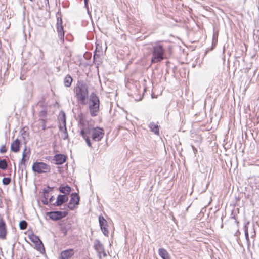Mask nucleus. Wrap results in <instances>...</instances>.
I'll use <instances>...</instances> for the list:
<instances>
[{"instance_id":"1","label":"nucleus","mask_w":259,"mask_h":259,"mask_svg":"<svg viewBox=\"0 0 259 259\" xmlns=\"http://www.w3.org/2000/svg\"><path fill=\"white\" fill-rule=\"evenodd\" d=\"M80 134L86 142L89 147H92V143L89 135H91L94 141H100L104 136V131L103 128L97 127H84L80 131Z\"/></svg>"},{"instance_id":"2","label":"nucleus","mask_w":259,"mask_h":259,"mask_svg":"<svg viewBox=\"0 0 259 259\" xmlns=\"http://www.w3.org/2000/svg\"><path fill=\"white\" fill-rule=\"evenodd\" d=\"M75 94L78 101L82 105H85L86 99L89 95L87 84L83 82L78 83L75 88Z\"/></svg>"},{"instance_id":"3","label":"nucleus","mask_w":259,"mask_h":259,"mask_svg":"<svg viewBox=\"0 0 259 259\" xmlns=\"http://www.w3.org/2000/svg\"><path fill=\"white\" fill-rule=\"evenodd\" d=\"M100 100L99 97L94 93H92L90 96L89 108L90 114L94 117L98 115L99 111Z\"/></svg>"},{"instance_id":"4","label":"nucleus","mask_w":259,"mask_h":259,"mask_svg":"<svg viewBox=\"0 0 259 259\" xmlns=\"http://www.w3.org/2000/svg\"><path fill=\"white\" fill-rule=\"evenodd\" d=\"M164 49L162 45L156 44L152 48L151 63L159 62L164 59Z\"/></svg>"},{"instance_id":"5","label":"nucleus","mask_w":259,"mask_h":259,"mask_svg":"<svg viewBox=\"0 0 259 259\" xmlns=\"http://www.w3.org/2000/svg\"><path fill=\"white\" fill-rule=\"evenodd\" d=\"M32 170L38 174L47 173L50 172L51 167L49 165L42 162H35L33 163Z\"/></svg>"},{"instance_id":"6","label":"nucleus","mask_w":259,"mask_h":259,"mask_svg":"<svg viewBox=\"0 0 259 259\" xmlns=\"http://www.w3.org/2000/svg\"><path fill=\"white\" fill-rule=\"evenodd\" d=\"M66 211H54L47 213V215L52 220L57 221L64 218L67 215Z\"/></svg>"},{"instance_id":"7","label":"nucleus","mask_w":259,"mask_h":259,"mask_svg":"<svg viewBox=\"0 0 259 259\" xmlns=\"http://www.w3.org/2000/svg\"><path fill=\"white\" fill-rule=\"evenodd\" d=\"M99 222L100 228L102 231L103 233L106 236H108L109 231L106 228L107 221L103 216H99Z\"/></svg>"},{"instance_id":"8","label":"nucleus","mask_w":259,"mask_h":259,"mask_svg":"<svg viewBox=\"0 0 259 259\" xmlns=\"http://www.w3.org/2000/svg\"><path fill=\"white\" fill-rule=\"evenodd\" d=\"M58 22H57V31L58 34V36L60 38V41L61 42H64V33L63 29V27L62 26V20L60 19V23L59 24V19H57Z\"/></svg>"},{"instance_id":"9","label":"nucleus","mask_w":259,"mask_h":259,"mask_svg":"<svg viewBox=\"0 0 259 259\" xmlns=\"http://www.w3.org/2000/svg\"><path fill=\"white\" fill-rule=\"evenodd\" d=\"M68 197L66 195H59L57 196L56 201L53 203L54 206H60L64 203L67 201Z\"/></svg>"},{"instance_id":"10","label":"nucleus","mask_w":259,"mask_h":259,"mask_svg":"<svg viewBox=\"0 0 259 259\" xmlns=\"http://www.w3.org/2000/svg\"><path fill=\"white\" fill-rule=\"evenodd\" d=\"M74 254L73 249H70L64 250L61 252L60 258L61 259H69Z\"/></svg>"},{"instance_id":"11","label":"nucleus","mask_w":259,"mask_h":259,"mask_svg":"<svg viewBox=\"0 0 259 259\" xmlns=\"http://www.w3.org/2000/svg\"><path fill=\"white\" fill-rule=\"evenodd\" d=\"M7 234L6 226L3 220H0V238L4 239Z\"/></svg>"},{"instance_id":"12","label":"nucleus","mask_w":259,"mask_h":259,"mask_svg":"<svg viewBox=\"0 0 259 259\" xmlns=\"http://www.w3.org/2000/svg\"><path fill=\"white\" fill-rule=\"evenodd\" d=\"M20 142L16 139L11 145V150L14 152H18L20 150Z\"/></svg>"},{"instance_id":"13","label":"nucleus","mask_w":259,"mask_h":259,"mask_svg":"<svg viewBox=\"0 0 259 259\" xmlns=\"http://www.w3.org/2000/svg\"><path fill=\"white\" fill-rule=\"evenodd\" d=\"M56 164H62L66 161V157L62 154H57L54 156Z\"/></svg>"},{"instance_id":"14","label":"nucleus","mask_w":259,"mask_h":259,"mask_svg":"<svg viewBox=\"0 0 259 259\" xmlns=\"http://www.w3.org/2000/svg\"><path fill=\"white\" fill-rule=\"evenodd\" d=\"M158 254L162 259H170L169 253L164 248H159Z\"/></svg>"},{"instance_id":"15","label":"nucleus","mask_w":259,"mask_h":259,"mask_svg":"<svg viewBox=\"0 0 259 259\" xmlns=\"http://www.w3.org/2000/svg\"><path fill=\"white\" fill-rule=\"evenodd\" d=\"M94 247L97 251H103L104 246L102 243L98 239L94 242Z\"/></svg>"},{"instance_id":"16","label":"nucleus","mask_w":259,"mask_h":259,"mask_svg":"<svg viewBox=\"0 0 259 259\" xmlns=\"http://www.w3.org/2000/svg\"><path fill=\"white\" fill-rule=\"evenodd\" d=\"M69 202H71L72 203H75L76 205L79 204V197L77 193H74L72 194L71 197Z\"/></svg>"},{"instance_id":"17","label":"nucleus","mask_w":259,"mask_h":259,"mask_svg":"<svg viewBox=\"0 0 259 259\" xmlns=\"http://www.w3.org/2000/svg\"><path fill=\"white\" fill-rule=\"evenodd\" d=\"M149 127L152 132L156 134H159V127L154 122L150 123L149 125Z\"/></svg>"},{"instance_id":"18","label":"nucleus","mask_w":259,"mask_h":259,"mask_svg":"<svg viewBox=\"0 0 259 259\" xmlns=\"http://www.w3.org/2000/svg\"><path fill=\"white\" fill-rule=\"evenodd\" d=\"M59 190L61 193L65 194L64 195H67L71 191V188L68 186H65L64 187H60L59 188Z\"/></svg>"},{"instance_id":"19","label":"nucleus","mask_w":259,"mask_h":259,"mask_svg":"<svg viewBox=\"0 0 259 259\" xmlns=\"http://www.w3.org/2000/svg\"><path fill=\"white\" fill-rule=\"evenodd\" d=\"M72 78L70 75L66 76L64 80V83L66 87H69L71 85Z\"/></svg>"},{"instance_id":"20","label":"nucleus","mask_w":259,"mask_h":259,"mask_svg":"<svg viewBox=\"0 0 259 259\" xmlns=\"http://www.w3.org/2000/svg\"><path fill=\"white\" fill-rule=\"evenodd\" d=\"M248 224H249L248 222H247V223H246L245 224V225L244 226V233H245V239H246L247 243L249 244V233H248V226H247V225Z\"/></svg>"},{"instance_id":"21","label":"nucleus","mask_w":259,"mask_h":259,"mask_svg":"<svg viewBox=\"0 0 259 259\" xmlns=\"http://www.w3.org/2000/svg\"><path fill=\"white\" fill-rule=\"evenodd\" d=\"M8 164L5 159L0 160V168L5 170L7 168Z\"/></svg>"},{"instance_id":"22","label":"nucleus","mask_w":259,"mask_h":259,"mask_svg":"<svg viewBox=\"0 0 259 259\" xmlns=\"http://www.w3.org/2000/svg\"><path fill=\"white\" fill-rule=\"evenodd\" d=\"M28 224L26 221L22 220L19 223V227L21 230H25L27 228Z\"/></svg>"},{"instance_id":"23","label":"nucleus","mask_w":259,"mask_h":259,"mask_svg":"<svg viewBox=\"0 0 259 259\" xmlns=\"http://www.w3.org/2000/svg\"><path fill=\"white\" fill-rule=\"evenodd\" d=\"M11 181V179L10 178H4L3 179L2 182L3 184L5 185H9Z\"/></svg>"},{"instance_id":"24","label":"nucleus","mask_w":259,"mask_h":259,"mask_svg":"<svg viewBox=\"0 0 259 259\" xmlns=\"http://www.w3.org/2000/svg\"><path fill=\"white\" fill-rule=\"evenodd\" d=\"M98 253V255L99 257L101 259L102 258V254H103V256L104 257H106L107 256V254L106 253L105 251L104 248H103V251H97Z\"/></svg>"},{"instance_id":"25","label":"nucleus","mask_w":259,"mask_h":259,"mask_svg":"<svg viewBox=\"0 0 259 259\" xmlns=\"http://www.w3.org/2000/svg\"><path fill=\"white\" fill-rule=\"evenodd\" d=\"M77 205L75 203L69 202L68 204V207L70 210H73Z\"/></svg>"},{"instance_id":"26","label":"nucleus","mask_w":259,"mask_h":259,"mask_svg":"<svg viewBox=\"0 0 259 259\" xmlns=\"http://www.w3.org/2000/svg\"><path fill=\"white\" fill-rule=\"evenodd\" d=\"M61 231L64 234V235H66L67 233V229H66L65 226H62L61 227Z\"/></svg>"},{"instance_id":"27","label":"nucleus","mask_w":259,"mask_h":259,"mask_svg":"<svg viewBox=\"0 0 259 259\" xmlns=\"http://www.w3.org/2000/svg\"><path fill=\"white\" fill-rule=\"evenodd\" d=\"M48 196L44 194V199L42 200V202L44 205H48L49 203V201L48 200Z\"/></svg>"},{"instance_id":"28","label":"nucleus","mask_w":259,"mask_h":259,"mask_svg":"<svg viewBox=\"0 0 259 259\" xmlns=\"http://www.w3.org/2000/svg\"><path fill=\"white\" fill-rule=\"evenodd\" d=\"M40 123L41 124L42 130H44L46 128V121L44 119H41L40 120Z\"/></svg>"},{"instance_id":"29","label":"nucleus","mask_w":259,"mask_h":259,"mask_svg":"<svg viewBox=\"0 0 259 259\" xmlns=\"http://www.w3.org/2000/svg\"><path fill=\"white\" fill-rule=\"evenodd\" d=\"M29 150L27 151L26 147H25L22 153V157H25L27 154H29Z\"/></svg>"},{"instance_id":"30","label":"nucleus","mask_w":259,"mask_h":259,"mask_svg":"<svg viewBox=\"0 0 259 259\" xmlns=\"http://www.w3.org/2000/svg\"><path fill=\"white\" fill-rule=\"evenodd\" d=\"M7 152V149L5 145H2L0 148V153H4Z\"/></svg>"},{"instance_id":"31","label":"nucleus","mask_w":259,"mask_h":259,"mask_svg":"<svg viewBox=\"0 0 259 259\" xmlns=\"http://www.w3.org/2000/svg\"><path fill=\"white\" fill-rule=\"evenodd\" d=\"M39 59H38V60H40V61H41L42 60L43 57L44 56V53L41 50H40L39 51Z\"/></svg>"},{"instance_id":"32","label":"nucleus","mask_w":259,"mask_h":259,"mask_svg":"<svg viewBox=\"0 0 259 259\" xmlns=\"http://www.w3.org/2000/svg\"><path fill=\"white\" fill-rule=\"evenodd\" d=\"M63 122L64 125L65 126V130H66L65 115L64 113H63Z\"/></svg>"},{"instance_id":"33","label":"nucleus","mask_w":259,"mask_h":259,"mask_svg":"<svg viewBox=\"0 0 259 259\" xmlns=\"http://www.w3.org/2000/svg\"><path fill=\"white\" fill-rule=\"evenodd\" d=\"M25 158V157L22 158L21 160L20 161V165H25V162H26V159Z\"/></svg>"},{"instance_id":"34","label":"nucleus","mask_w":259,"mask_h":259,"mask_svg":"<svg viewBox=\"0 0 259 259\" xmlns=\"http://www.w3.org/2000/svg\"><path fill=\"white\" fill-rule=\"evenodd\" d=\"M250 234H251V238H253L255 236V231L254 230V229H252Z\"/></svg>"},{"instance_id":"35","label":"nucleus","mask_w":259,"mask_h":259,"mask_svg":"<svg viewBox=\"0 0 259 259\" xmlns=\"http://www.w3.org/2000/svg\"><path fill=\"white\" fill-rule=\"evenodd\" d=\"M54 200H55V198L54 197V196H52L50 198L49 202L50 203H51L53 205V203H53V201H54Z\"/></svg>"},{"instance_id":"36","label":"nucleus","mask_w":259,"mask_h":259,"mask_svg":"<svg viewBox=\"0 0 259 259\" xmlns=\"http://www.w3.org/2000/svg\"><path fill=\"white\" fill-rule=\"evenodd\" d=\"M88 1H89V0H84L85 6L88 10Z\"/></svg>"},{"instance_id":"37","label":"nucleus","mask_w":259,"mask_h":259,"mask_svg":"<svg viewBox=\"0 0 259 259\" xmlns=\"http://www.w3.org/2000/svg\"><path fill=\"white\" fill-rule=\"evenodd\" d=\"M240 234V232L239 231V230H237V232L235 234V235L238 236Z\"/></svg>"},{"instance_id":"38","label":"nucleus","mask_w":259,"mask_h":259,"mask_svg":"<svg viewBox=\"0 0 259 259\" xmlns=\"http://www.w3.org/2000/svg\"><path fill=\"white\" fill-rule=\"evenodd\" d=\"M192 148L195 153L197 151V149L193 146H192Z\"/></svg>"},{"instance_id":"39","label":"nucleus","mask_w":259,"mask_h":259,"mask_svg":"<svg viewBox=\"0 0 259 259\" xmlns=\"http://www.w3.org/2000/svg\"><path fill=\"white\" fill-rule=\"evenodd\" d=\"M44 193H48V190H44Z\"/></svg>"},{"instance_id":"40","label":"nucleus","mask_w":259,"mask_h":259,"mask_svg":"<svg viewBox=\"0 0 259 259\" xmlns=\"http://www.w3.org/2000/svg\"><path fill=\"white\" fill-rule=\"evenodd\" d=\"M36 238L39 240V241H40V245H42V242L40 241V240H39V239L38 238V237H36Z\"/></svg>"},{"instance_id":"41","label":"nucleus","mask_w":259,"mask_h":259,"mask_svg":"<svg viewBox=\"0 0 259 259\" xmlns=\"http://www.w3.org/2000/svg\"><path fill=\"white\" fill-rule=\"evenodd\" d=\"M95 55H94V59H95Z\"/></svg>"}]
</instances>
